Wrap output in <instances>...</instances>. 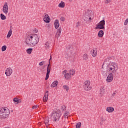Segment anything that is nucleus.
<instances>
[{
  "mask_svg": "<svg viewBox=\"0 0 128 128\" xmlns=\"http://www.w3.org/2000/svg\"><path fill=\"white\" fill-rule=\"evenodd\" d=\"M106 70L108 72H112L108 74L106 80L107 82H112L114 80V74H112L116 72L118 70V66L116 62H110L106 66Z\"/></svg>",
  "mask_w": 128,
  "mask_h": 128,
  "instance_id": "1",
  "label": "nucleus"
},
{
  "mask_svg": "<svg viewBox=\"0 0 128 128\" xmlns=\"http://www.w3.org/2000/svg\"><path fill=\"white\" fill-rule=\"evenodd\" d=\"M38 42H40V38L37 34L30 36L26 40V44L29 46H35L38 44Z\"/></svg>",
  "mask_w": 128,
  "mask_h": 128,
  "instance_id": "2",
  "label": "nucleus"
},
{
  "mask_svg": "<svg viewBox=\"0 0 128 128\" xmlns=\"http://www.w3.org/2000/svg\"><path fill=\"white\" fill-rule=\"evenodd\" d=\"M10 110L6 107L0 108V118H8L10 116Z\"/></svg>",
  "mask_w": 128,
  "mask_h": 128,
  "instance_id": "3",
  "label": "nucleus"
},
{
  "mask_svg": "<svg viewBox=\"0 0 128 128\" xmlns=\"http://www.w3.org/2000/svg\"><path fill=\"white\" fill-rule=\"evenodd\" d=\"M91 10H88L86 12L85 14L83 16V20L85 22H88V20H92V17H90Z\"/></svg>",
  "mask_w": 128,
  "mask_h": 128,
  "instance_id": "4",
  "label": "nucleus"
},
{
  "mask_svg": "<svg viewBox=\"0 0 128 128\" xmlns=\"http://www.w3.org/2000/svg\"><path fill=\"white\" fill-rule=\"evenodd\" d=\"M53 114H54L53 118L54 122H58V120H60V113H58L56 112H53Z\"/></svg>",
  "mask_w": 128,
  "mask_h": 128,
  "instance_id": "5",
  "label": "nucleus"
},
{
  "mask_svg": "<svg viewBox=\"0 0 128 128\" xmlns=\"http://www.w3.org/2000/svg\"><path fill=\"white\" fill-rule=\"evenodd\" d=\"M2 10L5 14H8V2H6L4 3Z\"/></svg>",
  "mask_w": 128,
  "mask_h": 128,
  "instance_id": "6",
  "label": "nucleus"
},
{
  "mask_svg": "<svg viewBox=\"0 0 128 128\" xmlns=\"http://www.w3.org/2000/svg\"><path fill=\"white\" fill-rule=\"evenodd\" d=\"M50 62H49V64L47 67V72L46 77L45 78L46 80H48V78H50Z\"/></svg>",
  "mask_w": 128,
  "mask_h": 128,
  "instance_id": "7",
  "label": "nucleus"
},
{
  "mask_svg": "<svg viewBox=\"0 0 128 128\" xmlns=\"http://www.w3.org/2000/svg\"><path fill=\"white\" fill-rule=\"evenodd\" d=\"M12 74V69L10 68H7L5 71L6 76H10Z\"/></svg>",
  "mask_w": 128,
  "mask_h": 128,
  "instance_id": "8",
  "label": "nucleus"
},
{
  "mask_svg": "<svg viewBox=\"0 0 128 128\" xmlns=\"http://www.w3.org/2000/svg\"><path fill=\"white\" fill-rule=\"evenodd\" d=\"M68 72V70H64L62 72L63 74H64V76L66 80H70V75L68 73H66Z\"/></svg>",
  "mask_w": 128,
  "mask_h": 128,
  "instance_id": "9",
  "label": "nucleus"
},
{
  "mask_svg": "<svg viewBox=\"0 0 128 128\" xmlns=\"http://www.w3.org/2000/svg\"><path fill=\"white\" fill-rule=\"evenodd\" d=\"M44 22L46 24H50V18L48 16V14H46L44 16V18H43Z\"/></svg>",
  "mask_w": 128,
  "mask_h": 128,
  "instance_id": "10",
  "label": "nucleus"
},
{
  "mask_svg": "<svg viewBox=\"0 0 128 128\" xmlns=\"http://www.w3.org/2000/svg\"><path fill=\"white\" fill-rule=\"evenodd\" d=\"M48 91H46L44 96L43 98V100L44 102H48Z\"/></svg>",
  "mask_w": 128,
  "mask_h": 128,
  "instance_id": "11",
  "label": "nucleus"
},
{
  "mask_svg": "<svg viewBox=\"0 0 128 128\" xmlns=\"http://www.w3.org/2000/svg\"><path fill=\"white\" fill-rule=\"evenodd\" d=\"M60 34H62V28L60 27L57 30V32L56 34V38H58L60 36Z\"/></svg>",
  "mask_w": 128,
  "mask_h": 128,
  "instance_id": "12",
  "label": "nucleus"
},
{
  "mask_svg": "<svg viewBox=\"0 0 128 128\" xmlns=\"http://www.w3.org/2000/svg\"><path fill=\"white\" fill-rule=\"evenodd\" d=\"M90 54L93 58H96L98 54V50L96 49H93L91 52Z\"/></svg>",
  "mask_w": 128,
  "mask_h": 128,
  "instance_id": "13",
  "label": "nucleus"
},
{
  "mask_svg": "<svg viewBox=\"0 0 128 128\" xmlns=\"http://www.w3.org/2000/svg\"><path fill=\"white\" fill-rule=\"evenodd\" d=\"M12 26H10V30L8 31L7 34V38H10L12 36Z\"/></svg>",
  "mask_w": 128,
  "mask_h": 128,
  "instance_id": "14",
  "label": "nucleus"
},
{
  "mask_svg": "<svg viewBox=\"0 0 128 128\" xmlns=\"http://www.w3.org/2000/svg\"><path fill=\"white\" fill-rule=\"evenodd\" d=\"M54 24L55 28L56 29L58 28L60 26V22H58V20H55Z\"/></svg>",
  "mask_w": 128,
  "mask_h": 128,
  "instance_id": "15",
  "label": "nucleus"
},
{
  "mask_svg": "<svg viewBox=\"0 0 128 128\" xmlns=\"http://www.w3.org/2000/svg\"><path fill=\"white\" fill-rule=\"evenodd\" d=\"M84 90L88 92V90H90L92 89V86H90V85H86V86H84Z\"/></svg>",
  "mask_w": 128,
  "mask_h": 128,
  "instance_id": "16",
  "label": "nucleus"
},
{
  "mask_svg": "<svg viewBox=\"0 0 128 128\" xmlns=\"http://www.w3.org/2000/svg\"><path fill=\"white\" fill-rule=\"evenodd\" d=\"M13 102H16V104H18L22 102V100H20V99L16 98H13Z\"/></svg>",
  "mask_w": 128,
  "mask_h": 128,
  "instance_id": "17",
  "label": "nucleus"
},
{
  "mask_svg": "<svg viewBox=\"0 0 128 128\" xmlns=\"http://www.w3.org/2000/svg\"><path fill=\"white\" fill-rule=\"evenodd\" d=\"M104 26H103L102 25H100V24H98L96 25V30H104Z\"/></svg>",
  "mask_w": 128,
  "mask_h": 128,
  "instance_id": "18",
  "label": "nucleus"
},
{
  "mask_svg": "<svg viewBox=\"0 0 128 128\" xmlns=\"http://www.w3.org/2000/svg\"><path fill=\"white\" fill-rule=\"evenodd\" d=\"M58 84V81H54L51 84L50 86L52 88H56V86Z\"/></svg>",
  "mask_w": 128,
  "mask_h": 128,
  "instance_id": "19",
  "label": "nucleus"
},
{
  "mask_svg": "<svg viewBox=\"0 0 128 128\" xmlns=\"http://www.w3.org/2000/svg\"><path fill=\"white\" fill-rule=\"evenodd\" d=\"M106 110L108 112H112L114 110V109L112 107H108Z\"/></svg>",
  "mask_w": 128,
  "mask_h": 128,
  "instance_id": "20",
  "label": "nucleus"
},
{
  "mask_svg": "<svg viewBox=\"0 0 128 128\" xmlns=\"http://www.w3.org/2000/svg\"><path fill=\"white\" fill-rule=\"evenodd\" d=\"M104 32L102 30H100L98 32V36L99 38H102L104 36Z\"/></svg>",
  "mask_w": 128,
  "mask_h": 128,
  "instance_id": "21",
  "label": "nucleus"
},
{
  "mask_svg": "<svg viewBox=\"0 0 128 128\" xmlns=\"http://www.w3.org/2000/svg\"><path fill=\"white\" fill-rule=\"evenodd\" d=\"M90 86V82L88 80H86L84 83V86Z\"/></svg>",
  "mask_w": 128,
  "mask_h": 128,
  "instance_id": "22",
  "label": "nucleus"
},
{
  "mask_svg": "<svg viewBox=\"0 0 128 128\" xmlns=\"http://www.w3.org/2000/svg\"><path fill=\"white\" fill-rule=\"evenodd\" d=\"M33 49L32 48H28L26 50V52L28 54H30L32 52Z\"/></svg>",
  "mask_w": 128,
  "mask_h": 128,
  "instance_id": "23",
  "label": "nucleus"
},
{
  "mask_svg": "<svg viewBox=\"0 0 128 128\" xmlns=\"http://www.w3.org/2000/svg\"><path fill=\"white\" fill-rule=\"evenodd\" d=\"M0 18L1 20H6V16H4V14H0Z\"/></svg>",
  "mask_w": 128,
  "mask_h": 128,
  "instance_id": "24",
  "label": "nucleus"
},
{
  "mask_svg": "<svg viewBox=\"0 0 128 128\" xmlns=\"http://www.w3.org/2000/svg\"><path fill=\"white\" fill-rule=\"evenodd\" d=\"M104 87L102 86L100 88V94H104Z\"/></svg>",
  "mask_w": 128,
  "mask_h": 128,
  "instance_id": "25",
  "label": "nucleus"
},
{
  "mask_svg": "<svg viewBox=\"0 0 128 128\" xmlns=\"http://www.w3.org/2000/svg\"><path fill=\"white\" fill-rule=\"evenodd\" d=\"M88 59V55L86 54H84L83 55V60H86Z\"/></svg>",
  "mask_w": 128,
  "mask_h": 128,
  "instance_id": "26",
  "label": "nucleus"
},
{
  "mask_svg": "<svg viewBox=\"0 0 128 128\" xmlns=\"http://www.w3.org/2000/svg\"><path fill=\"white\" fill-rule=\"evenodd\" d=\"M64 6H65L64 2H62L58 4L59 8H64Z\"/></svg>",
  "mask_w": 128,
  "mask_h": 128,
  "instance_id": "27",
  "label": "nucleus"
},
{
  "mask_svg": "<svg viewBox=\"0 0 128 128\" xmlns=\"http://www.w3.org/2000/svg\"><path fill=\"white\" fill-rule=\"evenodd\" d=\"M76 72V70L74 69H72L70 70V76H74Z\"/></svg>",
  "mask_w": 128,
  "mask_h": 128,
  "instance_id": "28",
  "label": "nucleus"
},
{
  "mask_svg": "<svg viewBox=\"0 0 128 128\" xmlns=\"http://www.w3.org/2000/svg\"><path fill=\"white\" fill-rule=\"evenodd\" d=\"M101 26H104L106 25V21L104 20H102L100 22V24Z\"/></svg>",
  "mask_w": 128,
  "mask_h": 128,
  "instance_id": "29",
  "label": "nucleus"
},
{
  "mask_svg": "<svg viewBox=\"0 0 128 128\" xmlns=\"http://www.w3.org/2000/svg\"><path fill=\"white\" fill-rule=\"evenodd\" d=\"M44 48H46V50H48V48H50V43L48 42L45 43Z\"/></svg>",
  "mask_w": 128,
  "mask_h": 128,
  "instance_id": "30",
  "label": "nucleus"
},
{
  "mask_svg": "<svg viewBox=\"0 0 128 128\" xmlns=\"http://www.w3.org/2000/svg\"><path fill=\"white\" fill-rule=\"evenodd\" d=\"M63 88H64V90H66V92H68V90H70V87H68V86L66 85H64L63 86Z\"/></svg>",
  "mask_w": 128,
  "mask_h": 128,
  "instance_id": "31",
  "label": "nucleus"
},
{
  "mask_svg": "<svg viewBox=\"0 0 128 128\" xmlns=\"http://www.w3.org/2000/svg\"><path fill=\"white\" fill-rule=\"evenodd\" d=\"M6 50V46L4 45L3 46L2 48V52H4Z\"/></svg>",
  "mask_w": 128,
  "mask_h": 128,
  "instance_id": "32",
  "label": "nucleus"
},
{
  "mask_svg": "<svg viewBox=\"0 0 128 128\" xmlns=\"http://www.w3.org/2000/svg\"><path fill=\"white\" fill-rule=\"evenodd\" d=\"M80 126H82V123L80 122H79L76 124V128H80Z\"/></svg>",
  "mask_w": 128,
  "mask_h": 128,
  "instance_id": "33",
  "label": "nucleus"
},
{
  "mask_svg": "<svg viewBox=\"0 0 128 128\" xmlns=\"http://www.w3.org/2000/svg\"><path fill=\"white\" fill-rule=\"evenodd\" d=\"M128 24V18H126L124 22V26H126Z\"/></svg>",
  "mask_w": 128,
  "mask_h": 128,
  "instance_id": "34",
  "label": "nucleus"
},
{
  "mask_svg": "<svg viewBox=\"0 0 128 128\" xmlns=\"http://www.w3.org/2000/svg\"><path fill=\"white\" fill-rule=\"evenodd\" d=\"M112 2V0H106L104 2V4H110V2Z\"/></svg>",
  "mask_w": 128,
  "mask_h": 128,
  "instance_id": "35",
  "label": "nucleus"
},
{
  "mask_svg": "<svg viewBox=\"0 0 128 128\" xmlns=\"http://www.w3.org/2000/svg\"><path fill=\"white\" fill-rule=\"evenodd\" d=\"M61 110H66V106L64 105L61 106Z\"/></svg>",
  "mask_w": 128,
  "mask_h": 128,
  "instance_id": "36",
  "label": "nucleus"
},
{
  "mask_svg": "<svg viewBox=\"0 0 128 128\" xmlns=\"http://www.w3.org/2000/svg\"><path fill=\"white\" fill-rule=\"evenodd\" d=\"M44 62L42 61L39 63V66H44Z\"/></svg>",
  "mask_w": 128,
  "mask_h": 128,
  "instance_id": "37",
  "label": "nucleus"
},
{
  "mask_svg": "<svg viewBox=\"0 0 128 128\" xmlns=\"http://www.w3.org/2000/svg\"><path fill=\"white\" fill-rule=\"evenodd\" d=\"M64 20H65L64 17H61L60 18V20H62V22H64Z\"/></svg>",
  "mask_w": 128,
  "mask_h": 128,
  "instance_id": "38",
  "label": "nucleus"
},
{
  "mask_svg": "<svg viewBox=\"0 0 128 128\" xmlns=\"http://www.w3.org/2000/svg\"><path fill=\"white\" fill-rule=\"evenodd\" d=\"M116 94V92H114L113 94H112V96H115Z\"/></svg>",
  "mask_w": 128,
  "mask_h": 128,
  "instance_id": "39",
  "label": "nucleus"
},
{
  "mask_svg": "<svg viewBox=\"0 0 128 128\" xmlns=\"http://www.w3.org/2000/svg\"><path fill=\"white\" fill-rule=\"evenodd\" d=\"M76 26L77 28L78 27V26H80V23H78V22L76 23Z\"/></svg>",
  "mask_w": 128,
  "mask_h": 128,
  "instance_id": "40",
  "label": "nucleus"
},
{
  "mask_svg": "<svg viewBox=\"0 0 128 128\" xmlns=\"http://www.w3.org/2000/svg\"><path fill=\"white\" fill-rule=\"evenodd\" d=\"M50 60H52V55L50 56V58L49 61H48L49 63L50 62Z\"/></svg>",
  "mask_w": 128,
  "mask_h": 128,
  "instance_id": "41",
  "label": "nucleus"
},
{
  "mask_svg": "<svg viewBox=\"0 0 128 128\" xmlns=\"http://www.w3.org/2000/svg\"><path fill=\"white\" fill-rule=\"evenodd\" d=\"M34 32H38V29L35 28L34 30Z\"/></svg>",
  "mask_w": 128,
  "mask_h": 128,
  "instance_id": "42",
  "label": "nucleus"
},
{
  "mask_svg": "<svg viewBox=\"0 0 128 128\" xmlns=\"http://www.w3.org/2000/svg\"><path fill=\"white\" fill-rule=\"evenodd\" d=\"M38 108V106H33L32 108L34 110V108Z\"/></svg>",
  "mask_w": 128,
  "mask_h": 128,
  "instance_id": "43",
  "label": "nucleus"
},
{
  "mask_svg": "<svg viewBox=\"0 0 128 128\" xmlns=\"http://www.w3.org/2000/svg\"><path fill=\"white\" fill-rule=\"evenodd\" d=\"M45 124H48V120H46Z\"/></svg>",
  "mask_w": 128,
  "mask_h": 128,
  "instance_id": "44",
  "label": "nucleus"
},
{
  "mask_svg": "<svg viewBox=\"0 0 128 128\" xmlns=\"http://www.w3.org/2000/svg\"><path fill=\"white\" fill-rule=\"evenodd\" d=\"M68 50H70V48H72L71 47H68V48H67Z\"/></svg>",
  "mask_w": 128,
  "mask_h": 128,
  "instance_id": "45",
  "label": "nucleus"
},
{
  "mask_svg": "<svg viewBox=\"0 0 128 128\" xmlns=\"http://www.w3.org/2000/svg\"><path fill=\"white\" fill-rule=\"evenodd\" d=\"M69 2H72V0H68Z\"/></svg>",
  "mask_w": 128,
  "mask_h": 128,
  "instance_id": "46",
  "label": "nucleus"
},
{
  "mask_svg": "<svg viewBox=\"0 0 128 128\" xmlns=\"http://www.w3.org/2000/svg\"><path fill=\"white\" fill-rule=\"evenodd\" d=\"M104 120H102V122H104Z\"/></svg>",
  "mask_w": 128,
  "mask_h": 128,
  "instance_id": "47",
  "label": "nucleus"
}]
</instances>
